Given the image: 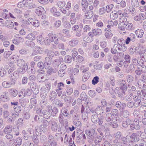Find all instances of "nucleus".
<instances>
[{
	"label": "nucleus",
	"instance_id": "obj_37",
	"mask_svg": "<svg viewBox=\"0 0 146 146\" xmlns=\"http://www.w3.org/2000/svg\"><path fill=\"white\" fill-rule=\"evenodd\" d=\"M57 94L54 91H52L50 92V99L51 100H54L56 97Z\"/></svg>",
	"mask_w": 146,
	"mask_h": 146
},
{
	"label": "nucleus",
	"instance_id": "obj_15",
	"mask_svg": "<svg viewBox=\"0 0 146 146\" xmlns=\"http://www.w3.org/2000/svg\"><path fill=\"white\" fill-rule=\"evenodd\" d=\"M83 132L82 130L78 129L74 131V137L75 135L77 137H82Z\"/></svg>",
	"mask_w": 146,
	"mask_h": 146
},
{
	"label": "nucleus",
	"instance_id": "obj_45",
	"mask_svg": "<svg viewBox=\"0 0 146 146\" xmlns=\"http://www.w3.org/2000/svg\"><path fill=\"white\" fill-rule=\"evenodd\" d=\"M24 39L20 37H19L16 40H13V43L16 44H18L20 42H23Z\"/></svg>",
	"mask_w": 146,
	"mask_h": 146
},
{
	"label": "nucleus",
	"instance_id": "obj_29",
	"mask_svg": "<svg viewBox=\"0 0 146 146\" xmlns=\"http://www.w3.org/2000/svg\"><path fill=\"white\" fill-rule=\"evenodd\" d=\"M118 17L117 13L116 11H113L110 14V19L113 20L116 19Z\"/></svg>",
	"mask_w": 146,
	"mask_h": 146
},
{
	"label": "nucleus",
	"instance_id": "obj_4",
	"mask_svg": "<svg viewBox=\"0 0 146 146\" xmlns=\"http://www.w3.org/2000/svg\"><path fill=\"white\" fill-rule=\"evenodd\" d=\"M52 62V58L50 57H46L45 58L44 62V67L46 69H48Z\"/></svg>",
	"mask_w": 146,
	"mask_h": 146
},
{
	"label": "nucleus",
	"instance_id": "obj_41",
	"mask_svg": "<svg viewBox=\"0 0 146 146\" xmlns=\"http://www.w3.org/2000/svg\"><path fill=\"white\" fill-rule=\"evenodd\" d=\"M131 4L132 5V6L135 7H139V5L138 0H131Z\"/></svg>",
	"mask_w": 146,
	"mask_h": 146
},
{
	"label": "nucleus",
	"instance_id": "obj_28",
	"mask_svg": "<svg viewBox=\"0 0 146 146\" xmlns=\"http://www.w3.org/2000/svg\"><path fill=\"white\" fill-rule=\"evenodd\" d=\"M42 113L44 117L46 119H48L50 117L51 115L50 113L45 110L43 111Z\"/></svg>",
	"mask_w": 146,
	"mask_h": 146
},
{
	"label": "nucleus",
	"instance_id": "obj_58",
	"mask_svg": "<svg viewBox=\"0 0 146 146\" xmlns=\"http://www.w3.org/2000/svg\"><path fill=\"white\" fill-rule=\"evenodd\" d=\"M8 97L7 96L1 95L0 96L1 101H2L3 102H6L7 101Z\"/></svg>",
	"mask_w": 146,
	"mask_h": 146
},
{
	"label": "nucleus",
	"instance_id": "obj_14",
	"mask_svg": "<svg viewBox=\"0 0 146 146\" xmlns=\"http://www.w3.org/2000/svg\"><path fill=\"white\" fill-rule=\"evenodd\" d=\"M50 11L55 16H59L60 14V13L57 11L56 9L54 7H53L50 9Z\"/></svg>",
	"mask_w": 146,
	"mask_h": 146
},
{
	"label": "nucleus",
	"instance_id": "obj_17",
	"mask_svg": "<svg viewBox=\"0 0 146 146\" xmlns=\"http://www.w3.org/2000/svg\"><path fill=\"white\" fill-rule=\"evenodd\" d=\"M11 95L13 97H15L18 94V91L15 89L11 88L9 90Z\"/></svg>",
	"mask_w": 146,
	"mask_h": 146
},
{
	"label": "nucleus",
	"instance_id": "obj_59",
	"mask_svg": "<svg viewBox=\"0 0 146 146\" xmlns=\"http://www.w3.org/2000/svg\"><path fill=\"white\" fill-rule=\"evenodd\" d=\"M61 112L63 115L65 116H67L68 115V110L66 108H62L61 110Z\"/></svg>",
	"mask_w": 146,
	"mask_h": 146
},
{
	"label": "nucleus",
	"instance_id": "obj_46",
	"mask_svg": "<svg viewBox=\"0 0 146 146\" xmlns=\"http://www.w3.org/2000/svg\"><path fill=\"white\" fill-rule=\"evenodd\" d=\"M58 110L56 108L54 107L50 113L51 115L53 117L55 116L58 113Z\"/></svg>",
	"mask_w": 146,
	"mask_h": 146
},
{
	"label": "nucleus",
	"instance_id": "obj_6",
	"mask_svg": "<svg viewBox=\"0 0 146 146\" xmlns=\"http://www.w3.org/2000/svg\"><path fill=\"white\" fill-rule=\"evenodd\" d=\"M28 64L25 60L22 59L19 60L17 62V65L18 66L20 67H24L25 68H28Z\"/></svg>",
	"mask_w": 146,
	"mask_h": 146
},
{
	"label": "nucleus",
	"instance_id": "obj_57",
	"mask_svg": "<svg viewBox=\"0 0 146 146\" xmlns=\"http://www.w3.org/2000/svg\"><path fill=\"white\" fill-rule=\"evenodd\" d=\"M6 72L4 68L1 67L0 68V76L1 77H3L6 74Z\"/></svg>",
	"mask_w": 146,
	"mask_h": 146
},
{
	"label": "nucleus",
	"instance_id": "obj_11",
	"mask_svg": "<svg viewBox=\"0 0 146 146\" xmlns=\"http://www.w3.org/2000/svg\"><path fill=\"white\" fill-rule=\"evenodd\" d=\"M115 135V139L113 141L118 142L119 141H121L122 133L121 132L117 131Z\"/></svg>",
	"mask_w": 146,
	"mask_h": 146
},
{
	"label": "nucleus",
	"instance_id": "obj_33",
	"mask_svg": "<svg viewBox=\"0 0 146 146\" xmlns=\"http://www.w3.org/2000/svg\"><path fill=\"white\" fill-rule=\"evenodd\" d=\"M102 140V137L100 135L95 136L94 138V141L95 143H100Z\"/></svg>",
	"mask_w": 146,
	"mask_h": 146
},
{
	"label": "nucleus",
	"instance_id": "obj_3",
	"mask_svg": "<svg viewBox=\"0 0 146 146\" xmlns=\"http://www.w3.org/2000/svg\"><path fill=\"white\" fill-rule=\"evenodd\" d=\"M115 106L121 112L125 110L126 105L125 103L121 102L120 101H118L116 102Z\"/></svg>",
	"mask_w": 146,
	"mask_h": 146
},
{
	"label": "nucleus",
	"instance_id": "obj_9",
	"mask_svg": "<svg viewBox=\"0 0 146 146\" xmlns=\"http://www.w3.org/2000/svg\"><path fill=\"white\" fill-rule=\"evenodd\" d=\"M12 126L11 125H6L3 129V131L5 134L11 133L12 131Z\"/></svg>",
	"mask_w": 146,
	"mask_h": 146
},
{
	"label": "nucleus",
	"instance_id": "obj_54",
	"mask_svg": "<svg viewBox=\"0 0 146 146\" xmlns=\"http://www.w3.org/2000/svg\"><path fill=\"white\" fill-rule=\"evenodd\" d=\"M44 43L45 44H49L51 42H52V40H50L48 37H46L44 39Z\"/></svg>",
	"mask_w": 146,
	"mask_h": 146
},
{
	"label": "nucleus",
	"instance_id": "obj_30",
	"mask_svg": "<svg viewBox=\"0 0 146 146\" xmlns=\"http://www.w3.org/2000/svg\"><path fill=\"white\" fill-rule=\"evenodd\" d=\"M9 65L11 68L8 70V74H10L16 69V66L14 65L13 63L11 62L9 63Z\"/></svg>",
	"mask_w": 146,
	"mask_h": 146
},
{
	"label": "nucleus",
	"instance_id": "obj_20",
	"mask_svg": "<svg viewBox=\"0 0 146 146\" xmlns=\"http://www.w3.org/2000/svg\"><path fill=\"white\" fill-rule=\"evenodd\" d=\"M131 121L129 119H127L125 121H123L122 126L124 128L127 127L129 125L131 124Z\"/></svg>",
	"mask_w": 146,
	"mask_h": 146
},
{
	"label": "nucleus",
	"instance_id": "obj_27",
	"mask_svg": "<svg viewBox=\"0 0 146 146\" xmlns=\"http://www.w3.org/2000/svg\"><path fill=\"white\" fill-rule=\"evenodd\" d=\"M52 125L51 127L53 131H55L57 130L58 125L56 122L54 121H51Z\"/></svg>",
	"mask_w": 146,
	"mask_h": 146
},
{
	"label": "nucleus",
	"instance_id": "obj_12",
	"mask_svg": "<svg viewBox=\"0 0 146 146\" xmlns=\"http://www.w3.org/2000/svg\"><path fill=\"white\" fill-rule=\"evenodd\" d=\"M105 31H106L105 34V36L107 38L109 39L113 35V34L111 33V29L108 28H106Z\"/></svg>",
	"mask_w": 146,
	"mask_h": 146
},
{
	"label": "nucleus",
	"instance_id": "obj_26",
	"mask_svg": "<svg viewBox=\"0 0 146 146\" xmlns=\"http://www.w3.org/2000/svg\"><path fill=\"white\" fill-rule=\"evenodd\" d=\"M121 112L122 113H121V115L122 117L127 118L130 115V112L127 110H124Z\"/></svg>",
	"mask_w": 146,
	"mask_h": 146
},
{
	"label": "nucleus",
	"instance_id": "obj_53",
	"mask_svg": "<svg viewBox=\"0 0 146 146\" xmlns=\"http://www.w3.org/2000/svg\"><path fill=\"white\" fill-rule=\"evenodd\" d=\"M12 130H13L14 132V135L16 136H18L19 135V129L18 127H13V129Z\"/></svg>",
	"mask_w": 146,
	"mask_h": 146
},
{
	"label": "nucleus",
	"instance_id": "obj_35",
	"mask_svg": "<svg viewBox=\"0 0 146 146\" xmlns=\"http://www.w3.org/2000/svg\"><path fill=\"white\" fill-rule=\"evenodd\" d=\"M31 87L33 89V90H36V92H37V93H38V86L36 83H32L31 85Z\"/></svg>",
	"mask_w": 146,
	"mask_h": 146
},
{
	"label": "nucleus",
	"instance_id": "obj_22",
	"mask_svg": "<svg viewBox=\"0 0 146 146\" xmlns=\"http://www.w3.org/2000/svg\"><path fill=\"white\" fill-rule=\"evenodd\" d=\"M92 33L95 36H99L102 34V31L100 29H93L92 30Z\"/></svg>",
	"mask_w": 146,
	"mask_h": 146
},
{
	"label": "nucleus",
	"instance_id": "obj_38",
	"mask_svg": "<svg viewBox=\"0 0 146 146\" xmlns=\"http://www.w3.org/2000/svg\"><path fill=\"white\" fill-rule=\"evenodd\" d=\"M25 44L26 46L31 48L33 47L35 45V42L29 40H27L25 41Z\"/></svg>",
	"mask_w": 146,
	"mask_h": 146
},
{
	"label": "nucleus",
	"instance_id": "obj_52",
	"mask_svg": "<svg viewBox=\"0 0 146 146\" xmlns=\"http://www.w3.org/2000/svg\"><path fill=\"white\" fill-rule=\"evenodd\" d=\"M17 6L18 7L22 8L26 7V1L23 0L22 2H19L18 5Z\"/></svg>",
	"mask_w": 146,
	"mask_h": 146
},
{
	"label": "nucleus",
	"instance_id": "obj_10",
	"mask_svg": "<svg viewBox=\"0 0 146 146\" xmlns=\"http://www.w3.org/2000/svg\"><path fill=\"white\" fill-rule=\"evenodd\" d=\"M35 12L38 15H42L45 12L44 8L40 6L37 8Z\"/></svg>",
	"mask_w": 146,
	"mask_h": 146
},
{
	"label": "nucleus",
	"instance_id": "obj_43",
	"mask_svg": "<svg viewBox=\"0 0 146 146\" xmlns=\"http://www.w3.org/2000/svg\"><path fill=\"white\" fill-rule=\"evenodd\" d=\"M37 76V79L38 82H44L45 81V79L44 78V76H42L40 74H39Z\"/></svg>",
	"mask_w": 146,
	"mask_h": 146
},
{
	"label": "nucleus",
	"instance_id": "obj_8",
	"mask_svg": "<svg viewBox=\"0 0 146 146\" xmlns=\"http://www.w3.org/2000/svg\"><path fill=\"white\" fill-rule=\"evenodd\" d=\"M48 124V122L47 121L45 120H44L43 124L40 125V130L43 132L45 131L47 129Z\"/></svg>",
	"mask_w": 146,
	"mask_h": 146
},
{
	"label": "nucleus",
	"instance_id": "obj_42",
	"mask_svg": "<svg viewBox=\"0 0 146 146\" xmlns=\"http://www.w3.org/2000/svg\"><path fill=\"white\" fill-rule=\"evenodd\" d=\"M65 3L63 1H58L56 5L59 7L61 8L64 7L65 5Z\"/></svg>",
	"mask_w": 146,
	"mask_h": 146
},
{
	"label": "nucleus",
	"instance_id": "obj_31",
	"mask_svg": "<svg viewBox=\"0 0 146 146\" xmlns=\"http://www.w3.org/2000/svg\"><path fill=\"white\" fill-rule=\"evenodd\" d=\"M79 105H76L74 107V109L75 110V112H76V114H74V116L76 117V118L74 119L75 120L77 121L79 119V116H78V111L79 110Z\"/></svg>",
	"mask_w": 146,
	"mask_h": 146
},
{
	"label": "nucleus",
	"instance_id": "obj_5",
	"mask_svg": "<svg viewBox=\"0 0 146 146\" xmlns=\"http://www.w3.org/2000/svg\"><path fill=\"white\" fill-rule=\"evenodd\" d=\"M26 7L28 9H31L35 8L36 7V5L33 3V0H25Z\"/></svg>",
	"mask_w": 146,
	"mask_h": 146
},
{
	"label": "nucleus",
	"instance_id": "obj_64",
	"mask_svg": "<svg viewBox=\"0 0 146 146\" xmlns=\"http://www.w3.org/2000/svg\"><path fill=\"white\" fill-rule=\"evenodd\" d=\"M9 78L11 80L10 83L11 86L15 85L16 83V78L12 77H9Z\"/></svg>",
	"mask_w": 146,
	"mask_h": 146
},
{
	"label": "nucleus",
	"instance_id": "obj_13",
	"mask_svg": "<svg viewBox=\"0 0 146 146\" xmlns=\"http://www.w3.org/2000/svg\"><path fill=\"white\" fill-rule=\"evenodd\" d=\"M94 15L93 12L92 11H88L85 13L86 18L87 19H90L92 18Z\"/></svg>",
	"mask_w": 146,
	"mask_h": 146
},
{
	"label": "nucleus",
	"instance_id": "obj_18",
	"mask_svg": "<svg viewBox=\"0 0 146 146\" xmlns=\"http://www.w3.org/2000/svg\"><path fill=\"white\" fill-rule=\"evenodd\" d=\"M135 33L137 36L139 38L142 37L144 34V32L143 30L139 29L136 30Z\"/></svg>",
	"mask_w": 146,
	"mask_h": 146
},
{
	"label": "nucleus",
	"instance_id": "obj_48",
	"mask_svg": "<svg viewBox=\"0 0 146 146\" xmlns=\"http://www.w3.org/2000/svg\"><path fill=\"white\" fill-rule=\"evenodd\" d=\"M13 108L15 111L17 113H20L22 110L21 106H19L18 105L17 106H14Z\"/></svg>",
	"mask_w": 146,
	"mask_h": 146
},
{
	"label": "nucleus",
	"instance_id": "obj_55",
	"mask_svg": "<svg viewBox=\"0 0 146 146\" xmlns=\"http://www.w3.org/2000/svg\"><path fill=\"white\" fill-rule=\"evenodd\" d=\"M99 78L98 76H96L94 77L92 80V84L94 85L97 84L99 82Z\"/></svg>",
	"mask_w": 146,
	"mask_h": 146
},
{
	"label": "nucleus",
	"instance_id": "obj_36",
	"mask_svg": "<svg viewBox=\"0 0 146 146\" xmlns=\"http://www.w3.org/2000/svg\"><path fill=\"white\" fill-rule=\"evenodd\" d=\"M125 81L124 80H121L120 82V88L121 90L127 88Z\"/></svg>",
	"mask_w": 146,
	"mask_h": 146
},
{
	"label": "nucleus",
	"instance_id": "obj_32",
	"mask_svg": "<svg viewBox=\"0 0 146 146\" xmlns=\"http://www.w3.org/2000/svg\"><path fill=\"white\" fill-rule=\"evenodd\" d=\"M2 86L5 88H11V86L10 83V82L4 81L2 83Z\"/></svg>",
	"mask_w": 146,
	"mask_h": 146
},
{
	"label": "nucleus",
	"instance_id": "obj_51",
	"mask_svg": "<svg viewBox=\"0 0 146 146\" xmlns=\"http://www.w3.org/2000/svg\"><path fill=\"white\" fill-rule=\"evenodd\" d=\"M129 10L131 13V14L132 15H136V12L133 6H131L129 7Z\"/></svg>",
	"mask_w": 146,
	"mask_h": 146
},
{
	"label": "nucleus",
	"instance_id": "obj_63",
	"mask_svg": "<svg viewBox=\"0 0 146 146\" xmlns=\"http://www.w3.org/2000/svg\"><path fill=\"white\" fill-rule=\"evenodd\" d=\"M23 92H24L25 96V95L28 96L31 94V90L29 89H27L26 90H25V91Z\"/></svg>",
	"mask_w": 146,
	"mask_h": 146
},
{
	"label": "nucleus",
	"instance_id": "obj_21",
	"mask_svg": "<svg viewBox=\"0 0 146 146\" xmlns=\"http://www.w3.org/2000/svg\"><path fill=\"white\" fill-rule=\"evenodd\" d=\"M98 117L97 114H93L91 117V120L92 122L95 124L98 123Z\"/></svg>",
	"mask_w": 146,
	"mask_h": 146
},
{
	"label": "nucleus",
	"instance_id": "obj_16",
	"mask_svg": "<svg viewBox=\"0 0 146 146\" xmlns=\"http://www.w3.org/2000/svg\"><path fill=\"white\" fill-rule=\"evenodd\" d=\"M113 118L111 113H108L106 114L105 117L106 121L108 122H110L113 121Z\"/></svg>",
	"mask_w": 146,
	"mask_h": 146
},
{
	"label": "nucleus",
	"instance_id": "obj_25",
	"mask_svg": "<svg viewBox=\"0 0 146 146\" xmlns=\"http://www.w3.org/2000/svg\"><path fill=\"white\" fill-rule=\"evenodd\" d=\"M125 28L128 31H132L135 29V27L133 24L132 23H127L125 26Z\"/></svg>",
	"mask_w": 146,
	"mask_h": 146
},
{
	"label": "nucleus",
	"instance_id": "obj_47",
	"mask_svg": "<svg viewBox=\"0 0 146 146\" xmlns=\"http://www.w3.org/2000/svg\"><path fill=\"white\" fill-rule=\"evenodd\" d=\"M25 38L26 39L31 40H35V35L32 33L28 34Z\"/></svg>",
	"mask_w": 146,
	"mask_h": 146
},
{
	"label": "nucleus",
	"instance_id": "obj_19",
	"mask_svg": "<svg viewBox=\"0 0 146 146\" xmlns=\"http://www.w3.org/2000/svg\"><path fill=\"white\" fill-rule=\"evenodd\" d=\"M140 62H142L141 61H139L138 62V61L137 59L135 58H133L132 60V64H131L130 65V67L131 68L133 67H134L133 64L135 65H137L138 64L140 65Z\"/></svg>",
	"mask_w": 146,
	"mask_h": 146
},
{
	"label": "nucleus",
	"instance_id": "obj_34",
	"mask_svg": "<svg viewBox=\"0 0 146 146\" xmlns=\"http://www.w3.org/2000/svg\"><path fill=\"white\" fill-rule=\"evenodd\" d=\"M130 137L131 139H134L135 142H137L139 140V138L137 136V134L136 133H133L130 136Z\"/></svg>",
	"mask_w": 146,
	"mask_h": 146
},
{
	"label": "nucleus",
	"instance_id": "obj_62",
	"mask_svg": "<svg viewBox=\"0 0 146 146\" xmlns=\"http://www.w3.org/2000/svg\"><path fill=\"white\" fill-rule=\"evenodd\" d=\"M28 50L26 48H23L19 51V53L21 54H26L28 52Z\"/></svg>",
	"mask_w": 146,
	"mask_h": 146
},
{
	"label": "nucleus",
	"instance_id": "obj_44",
	"mask_svg": "<svg viewBox=\"0 0 146 146\" xmlns=\"http://www.w3.org/2000/svg\"><path fill=\"white\" fill-rule=\"evenodd\" d=\"M33 48L34 50H35L38 53L41 54L42 53L43 50L41 47L36 46L34 47Z\"/></svg>",
	"mask_w": 146,
	"mask_h": 146
},
{
	"label": "nucleus",
	"instance_id": "obj_50",
	"mask_svg": "<svg viewBox=\"0 0 146 146\" xmlns=\"http://www.w3.org/2000/svg\"><path fill=\"white\" fill-rule=\"evenodd\" d=\"M113 5L112 4L107 5L106 8V11L108 13L110 12L113 8Z\"/></svg>",
	"mask_w": 146,
	"mask_h": 146
},
{
	"label": "nucleus",
	"instance_id": "obj_39",
	"mask_svg": "<svg viewBox=\"0 0 146 146\" xmlns=\"http://www.w3.org/2000/svg\"><path fill=\"white\" fill-rule=\"evenodd\" d=\"M119 111L117 109H113L111 111V114L112 115L116 117H118L119 116V114L118 113Z\"/></svg>",
	"mask_w": 146,
	"mask_h": 146
},
{
	"label": "nucleus",
	"instance_id": "obj_61",
	"mask_svg": "<svg viewBox=\"0 0 146 146\" xmlns=\"http://www.w3.org/2000/svg\"><path fill=\"white\" fill-rule=\"evenodd\" d=\"M19 73L17 71H15L13 73L10 75L9 77H12L15 78H17L18 77Z\"/></svg>",
	"mask_w": 146,
	"mask_h": 146
},
{
	"label": "nucleus",
	"instance_id": "obj_49",
	"mask_svg": "<svg viewBox=\"0 0 146 146\" xmlns=\"http://www.w3.org/2000/svg\"><path fill=\"white\" fill-rule=\"evenodd\" d=\"M88 93L89 96L92 98L95 97L96 95V92L93 90H89Z\"/></svg>",
	"mask_w": 146,
	"mask_h": 146
},
{
	"label": "nucleus",
	"instance_id": "obj_7",
	"mask_svg": "<svg viewBox=\"0 0 146 146\" xmlns=\"http://www.w3.org/2000/svg\"><path fill=\"white\" fill-rule=\"evenodd\" d=\"M121 49L120 48L119 45L115 44L112 48L111 49V52L113 54H115L118 52L121 51Z\"/></svg>",
	"mask_w": 146,
	"mask_h": 146
},
{
	"label": "nucleus",
	"instance_id": "obj_24",
	"mask_svg": "<svg viewBox=\"0 0 146 146\" xmlns=\"http://www.w3.org/2000/svg\"><path fill=\"white\" fill-rule=\"evenodd\" d=\"M44 52L47 54V56L50 57H52L54 55V52L51 50L46 49L44 50Z\"/></svg>",
	"mask_w": 146,
	"mask_h": 146
},
{
	"label": "nucleus",
	"instance_id": "obj_1",
	"mask_svg": "<svg viewBox=\"0 0 146 146\" xmlns=\"http://www.w3.org/2000/svg\"><path fill=\"white\" fill-rule=\"evenodd\" d=\"M85 132L88 136L87 137L88 139L89 142L90 143H92L94 141V138L96 135L95 133V130L93 129H92L89 131H86Z\"/></svg>",
	"mask_w": 146,
	"mask_h": 146
},
{
	"label": "nucleus",
	"instance_id": "obj_40",
	"mask_svg": "<svg viewBox=\"0 0 146 146\" xmlns=\"http://www.w3.org/2000/svg\"><path fill=\"white\" fill-rule=\"evenodd\" d=\"M53 104H55L58 106V107H62L64 104L61 101L58 99H56L53 101Z\"/></svg>",
	"mask_w": 146,
	"mask_h": 146
},
{
	"label": "nucleus",
	"instance_id": "obj_2",
	"mask_svg": "<svg viewBox=\"0 0 146 146\" xmlns=\"http://www.w3.org/2000/svg\"><path fill=\"white\" fill-rule=\"evenodd\" d=\"M140 121L137 119H135L133 123L131 124L130 128L132 130L135 129L136 130H139L141 128V125L139 124Z\"/></svg>",
	"mask_w": 146,
	"mask_h": 146
},
{
	"label": "nucleus",
	"instance_id": "obj_56",
	"mask_svg": "<svg viewBox=\"0 0 146 146\" xmlns=\"http://www.w3.org/2000/svg\"><path fill=\"white\" fill-rule=\"evenodd\" d=\"M126 78L128 83H131L133 81L134 78L131 75H128L126 76Z\"/></svg>",
	"mask_w": 146,
	"mask_h": 146
},
{
	"label": "nucleus",
	"instance_id": "obj_60",
	"mask_svg": "<svg viewBox=\"0 0 146 146\" xmlns=\"http://www.w3.org/2000/svg\"><path fill=\"white\" fill-rule=\"evenodd\" d=\"M37 41L40 44H43L44 43V38L41 36H39L37 38Z\"/></svg>",
	"mask_w": 146,
	"mask_h": 146
},
{
	"label": "nucleus",
	"instance_id": "obj_23",
	"mask_svg": "<svg viewBox=\"0 0 146 146\" xmlns=\"http://www.w3.org/2000/svg\"><path fill=\"white\" fill-rule=\"evenodd\" d=\"M14 146H20L22 144V139L21 137H18L15 141Z\"/></svg>",
	"mask_w": 146,
	"mask_h": 146
}]
</instances>
